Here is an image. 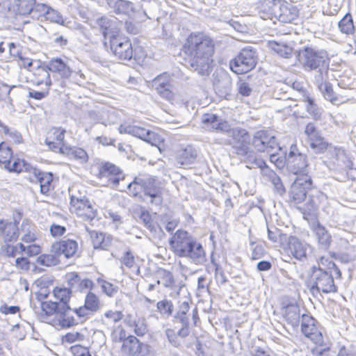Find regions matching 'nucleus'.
Returning a JSON list of instances; mask_svg holds the SVG:
<instances>
[{
  "instance_id": "e433bc0d",
  "label": "nucleus",
  "mask_w": 356,
  "mask_h": 356,
  "mask_svg": "<svg viewBox=\"0 0 356 356\" xmlns=\"http://www.w3.org/2000/svg\"><path fill=\"white\" fill-rule=\"evenodd\" d=\"M156 283L165 288L172 289L175 285V279L171 272L160 268L156 273Z\"/></svg>"
},
{
  "instance_id": "f257e3e1",
  "label": "nucleus",
  "mask_w": 356,
  "mask_h": 356,
  "mask_svg": "<svg viewBox=\"0 0 356 356\" xmlns=\"http://www.w3.org/2000/svg\"><path fill=\"white\" fill-rule=\"evenodd\" d=\"M191 67L202 76H208L212 70L215 42L202 32L191 33L183 46Z\"/></svg>"
},
{
  "instance_id": "412c9836",
  "label": "nucleus",
  "mask_w": 356,
  "mask_h": 356,
  "mask_svg": "<svg viewBox=\"0 0 356 356\" xmlns=\"http://www.w3.org/2000/svg\"><path fill=\"white\" fill-rule=\"evenodd\" d=\"M18 220L15 218L14 222L0 220V236L5 242L16 241L19 237Z\"/></svg>"
},
{
  "instance_id": "4468645a",
  "label": "nucleus",
  "mask_w": 356,
  "mask_h": 356,
  "mask_svg": "<svg viewBox=\"0 0 356 356\" xmlns=\"http://www.w3.org/2000/svg\"><path fill=\"white\" fill-rule=\"evenodd\" d=\"M301 331L307 338L310 339L315 344L322 346L323 337L321 332L316 326V321L312 316L307 314L301 316Z\"/></svg>"
},
{
  "instance_id": "58836bf2",
  "label": "nucleus",
  "mask_w": 356,
  "mask_h": 356,
  "mask_svg": "<svg viewBox=\"0 0 356 356\" xmlns=\"http://www.w3.org/2000/svg\"><path fill=\"white\" fill-rule=\"evenodd\" d=\"M298 15V9L293 6L283 5L280 7V20L283 22H291Z\"/></svg>"
},
{
  "instance_id": "49530a36",
  "label": "nucleus",
  "mask_w": 356,
  "mask_h": 356,
  "mask_svg": "<svg viewBox=\"0 0 356 356\" xmlns=\"http://www.w3.org/2000/svg\"><path fill=\"white\" fill-rule=\"evenodd\" d=\"M84 305L92 313L97 312L101 307L99 298L92 292L89 291L85 297Z\"/></svg>"
},
{
  "instance_id": "473e14b6",
  "label": "nucleus",
  "mask_w": 356,
  "mask_h": 356,
  "mask_svg": "<svg viewBox=\"0 0 356 356\" xmlns=\"http://www.w3.org/2000/svg\"><path fill=\"white\" fill-rule=\"evenodd\" d=\"M35 226L29 219L25 218L22 220L19 234H22V240L26 243L33 242L36 239Z\"/></svg>"
},
{
  "instance_id": "680f3d73",
  "label": "nucleus",
  "mask_w": 356,
  "mask_h": 356,
  "mask_svg": "<svg viewBox=\"0 0 356 356\" xmlns=\"http://www.w3.org/2000/svg\"><path fill=\"white\" fill-rule=\"evenodd\" d=\"M121 264V268L123 266L127 268H131L135 264V257L130 250L126 251L123 256L120 259Z\"/></svg>"
},
{
  "instance_id": "a878e982",
  "label": "nucleus",
  "mask_w": 356,
  "mask_h": 356,
  "mask_svg": "<svg viewBox=\"0 0 356 356\" xmlns=\"http://www.w3.org/2000/svg\"><path fill=\"white\" fill-rule=\"evenodd\" d=\"M33 175L34 179L32 181L39 184L41 193L47 194L51 188L53 174L51 172H41L35 168L33 169Z\"/></svg>"
},
{
  "instance_id": "39448f33",
  "label": "nucleus",
  "mask_w": 356,
  "mask_h": 356,
  "mask_svg": "<svg viewBox=\"0 0 356 356\" xmlns=\"http://www.w3.org/2000/svg\"><path fill=\"white\" fill-rule=\"evenodd\" d=\"M310 290L312 293H334L337 290L334 282V275L331 270L321 267L313 266L309 278Z\"/></svg>"
},
{
  "instance_id": "f704fd0d",
  "label": "nucleus",
  "mask_w": 356,
  "mask_h": 356,
  "mask_svg": "<svg viewBox=\"0 0 356 356\" xmlns=\"http://www.w3.org/2000/svg\"><path fill=\"white\" fill-rule=\"evenodd\" d=\"M139 340L134 336H129L123 341L122 354L123 356H138Z\"/></svg>"
},
{
  "instance_id": "5701e85b",
  "label": "nucleus",
  "mask_w": 356,
  "mask_h": 356,
  "mask_svg": "<svg viewBox=\"0 0 356 356\" xmlns=\"http://www.w3.org/2000/svg\"><path fill=\"white\" fill-rule=\"evenodd\" d=\"M99 175L101 178H108L114 185H118L123 178L122 171L113 163L106 162L99 167Z\"/></svg>"
},
{
  "instance_id": "c03bdc74",
  "label": "nucleus",
  "mask_w": 356,
  "mask_h": 356,
  "mask_svg": "<svg viewBox=\"0 0 356 356\" xmlns=\"http://www.w3.org/2000/svg\"><path fill=\"white\" fill-rule=\"evenodd\" d=\"M120 132L121 134H129L135 137H137L143 140H145V137H147V134L149 131V129H145L144 128L136 127V126H122L120 127Z\"/></svg>"
},
{
  "instance_id": "dca6fc26",
  "label": "nucleus",
  "mask_w": 356,
  "mask_h": 356,
  "mask_svg": "<svg viewBox=\"0 0 356 356\" xmlns=\"http://www.w3.org/2000/svg\"><path fill=\"white\" fill-rule=\"evenodd\" d=\"M213 76V87L218 95L226 97L230 95L232 81L229 75L224 71H220L215 72Z\"/></svg>"
},
{
  "instance_id": "20e7f679",
  "label": "nucleus",
  "mask_w": 356,
  "mask_h": 356,
  "mask_svg": "<svg viewBox=\"0 0 356 356\" xmlns=\"http://www.w3.org/2000/svg\"><path fill=\"white\" fill-rule=\"evenodd\" d=\"M106 20V18L102 17L98 21V24L100 26L104 40H109L110 48L113 54L118 58L122 60H130L132 58L138 60V59L135 54L136 50H134L130 40L126 37L111 33L108 27L104 25Z\"/></svg>"
},
{
  "instance_id": "6ab92c4d",
  "label": "nucleus",
  "mask_w": 356,
  "mask_h": 356,
  "mask_svg": "<svg viewBox=\"0 0 356 356\" xmlns=\"http://www.w3.org/2000/svg\"><path fill=\"white\" fill-rule=\"evenodd\" d=\"M65 130L60 127L51 128L45 139L46 145L52 150L62 153L67 147L63 143Z\"/></svg>"
},
{
  "instance_id": "9b49d317",
  "label": "nucleus",
  "mask_w": 356,
  "mask_h": 356,
  "mask_svg": "<svg viewBox=\"0 0 356 356\" xmlns=\"http://www.w3.org/2000/svg\"><path fill=\"white\" fill-rule=\"evenodd\" d=\"M325 163L330 170L338 172L351 170L354 165L345 150L337 147L330 150V157Z\"/></svg>"
},
{
  "instance_id": "13d9d810",
  "label": "nucleus",
  "mask_w": 356,
  "mask_h": 356,
  "mask_svg": "<svg viewBox=\"0 0 356 356\" xmlns=\"http://www.w3.org/2000/svg\"><path fill=\"white\" fill-rule=\"evenodd\" d=\"M98 283L101 285L102 291L109 297L114 296L118 291V286H115L107 281L98 279Z\"/></svg>"
},
{
  "instance_id": "7ed1b4c3",
  "label": "nucleus",
  "mask_w": 356,
  "mask_h": 356,
  "mask_svg": "<svg viewBox=\"0 0 356 356\" xmlns=\"http://www.w3.org/2000/svg\"><path fill=\"white\" fill-rule=\"evenodd\" d=\"M298 58L305 71L315 72L314 81L321 83L327 76L330 58L325 50L305 47L298 51Z\"/></svg>"
},
{
  "instance_id": "6e6552de",
  "label": "nucleus",
  "mask_w": 356,
  "mask_h": 356,
  "mask_svg": "<svg viewBox=\"0 0 356 356\" xmlns=\"http://www.w3.org/2000/svg\"><path fill=\"white\" fill-rule=\"evenodd\" d=\"M131 186L139 185L143 188L144 193L143 200L147 203L160 206L163 202V197L160 189L154 185L151 179H143L136 177L131 182Z\"/></svg>"
},
{
  "instance_id": "5fc2aeb1",
  "label": "nucleus",
  "mask_w": 356,
  "mask_h": 356,
  "mask_svg": "<svg viewBox=\"0 0 356 356\" xmlns=\"http://www.w3.org/2000/svg\"><path fill=\"white\" fill-rule=\"evenodd\" d=\"M42 310L46 316H56V312L60 309V306L56 302L45 301L42 302Z\"/></svg>"
},
{
  "instance_id": "f03ea898",
  "label": "nucleus",
  "mask_w": 356,
  "mask_h": 356,
  "mask_svg": "<svg viewBox=\"0 0 356 356\" xmlns=\"http://www.w3.org/2000/svg\"><path fill=\"white\" fill-rule=\"evenodd\" d=\"M169 243L175 255L184 257L191 263L202 265L207 261L202 245L187 231L178 229Z\"/></svg>"
},
{
  "instance_id": "e2e57ef3",
  "label": "nucleus",
  "mask_w": 356,
  "mask_h": 356,
  "mask_svg": "<svg viewBox=\"0 0 356 356\" xmlns=\"http://www.w3.org/2000/svg\"><path fill=\"white\" fill-rule=\"evenodd\" d=\"M93 247L95 249H106L107 243L104 241V234L103 233L93 232L91 234Z\"/></svg>"
},
{
  "instance_id": "052dcab7",
  "label": "nucleus",
  "mask_w": 356,
  "mask_h": 356,
  "mask_svg": "<svg viewBox=\"0 0 356 356\" xmlns=\"http://www.w3.org/2000/svg\"><path fill=\"white\" fill-rule=\"evenodd\" d=\"M134 332L138 336H144L148 331L146 321L143 318H138L134 322Z\"/></svg>"
},
{
  "instance_id": "393cba45",
  "label": "nucleus",
  "mask_w": 356,
  "mask_h": 356,
  "mask_svg": "<svg viewBox=\"0 0 356 356\" xmlns=\"http://www.w3.org/2000/svg\"><path fill=\"white\" fill-rule=\"evenodd\" d=\"M327 78V76L323 77L321 83H318L317 81H314L326 100L330 101L334 105L343 104L344 101L342 97H339L334 94L332 85L326 81Z\"/></svg>"
},
{
  "instance_id": "603ef678",
  "label": "nucleus",
  "mask_w": 356,
  "mask_h": 356,
  "mask_svg": "<svg viewBox=\"0 0 356 356\" xmlns=\"http://www.w3.org/2000/svg\"><path fill=\"white\" fill-rule=\"evenodd\" d=\"M90 204L88 199L83 197H76L74 196L71 197L70 204L74 209V212L79 216V212H82L84 208Z\"/></svg>"
},
{
  "instance_id": "ddd939ff",
  "label": "nucleus",
  "mask_w": 356,
  "mask_h": 356,
  "mask_svg": "<svg viewBox=\"0 0 356 356\" xmlns=\"http://www.w3.org/2000/svg\"><path fill=\"white\" fill-rule=\"evenodd\" d=\"M253 147L259 152L270 153L275 149L281 150L277 139L266 130H259L254 133L252 141Z\"/></svg>"
},
{
  "instance_id": "a211bd4d",
  "label": "nucleus",
  "mask_w": 356,
  "mask_h": 356,
  "mask_svg": "<svg viewBox=\"0 0 356 356\" xmlns=\"http://www.w3.org/2000/svg\"><path fill=\"white\" fill-rule=\"evenodd\" d=\"M78 243L73 239H63L54 243L51 246V252L59 257L63 254L66 258H71L76 252Z\"/></svg>"
},
{
  "instance_id": "0e129e2a",
  "label": "nucleus",
  "mask_w": 356,
  "mask_h": 356,
  "mask_svg": "<svg viewBox=\"0 0 356 356\" xmlns=\"http://www.w3.org/2000/svg\"><path fill=\"white\" fill-rule=\"evenodd\" d=\"M3 133L8 136L15 143L19 144L22 143V136L16 129H10L8 127H3Z\"/></svg>"
},
{
  "instance_id": "9d476101",
  "label": "nucleus",
  "mask_w": 356,
  "mask_h": 356,
  "mask_svg": "<svg viewBox=\"0 0 356 356\" xmlns=\"http://www.w3.org/2000/svg\"><path fill=\"white\" fill-rule=\"evenodd\" d=\"M312 187L309 176H299L292 183L289 191V200L294 204L302 202Z\"/></svg>"
},
{
  "instance_id": "2eb2a0df",
  "label": "nucleus",
  "mask_w": 356,
  "mask_h": 356,
  "mask_svg": "<svg viewBox=\"0 0 356 356\" xmlns=\"http://www.w3.org/2000/svg\"><path fill=\"white\" fill-rule=\"evenodd\" d=\"M72 308L69 305L61 304L60 309L52 318V325L57 329L70 328L76 325Z\"/></svg>"
},
{
  "instance_id": "4d7b16f0",
  "label": "nucleus",
  "mask_w": 356,
  "mask_h": 356,
  "mask_svg": "<svg viewBox=\"0 0 356 356\" xmlns=\"http://www.w3.org/2000/svg\"><path fill=\"white\" fill-rule=\"evenodd\" d=\"M270 156V161L275 165L279 169H282L285 165H287V154L284 156H280L277 153H273V151L268 153Z\"/></svg>"
},
{
  "instance_id": "a19ab883",
  "label": "nucleus",
  "mask_w": 356,
  "mask_h": 356,
  "mask_svg": "<svg viewBox=\"0 0 356 356\" xmlns=\"http://www.w3.org/2000/svg\"><path fill=\"white\" fill-rule=\"evenodd\" d=\"M338 27L342 33L353 35L355 32V28L353 24L352 15L350 13H346L339 22Z\"/></svg>"
},
{
  "instance_id": "c85d7f7f",
  "label": "nucleus",
  "mask_w": 356,
  "mask_h": 356,
  "mask_svg": "<svg viewBox=\"0 0 356 356\" xmlns=\"http://www.w3.org/2000/svg\"><path fill=\"white\" fill-rule=\"evenodd\" d=\"M287 251L289 254L298 260H302L307 255L306 246L297 237L293 236L288 239Z\"/></svg>"
},
{
  "instance_id": "f3484780",
  "label": "nucleus",
  "mask_w": 356,
  "mask_h": 356,
  "mask_svg": "<svg viewBox=\"0 0 356 356\" xmlns=\"http://www.w3.org/2000/svg\"><path fill=\"white\" fill-rule=\"evenodd\" d=\"M201 120L204 128L209 131L225 133L229 130L228 122L220 118L216 114L204 113L202 115Z\"/></svg>"
},
{
  "instance_id": "3c124183",
  "label": "nucleus",
  "mask_w": 356,
  "mask_h": 356,
  "mask_svg": "<svg viewBox=\"0 0 356 356\" xmlns=\"http://www.w3.org/2000/svg\"><path fill=\"white\" fill-rule=\"evenodd\" d=\"M71 292L72 291L67 288H56L54 290V296L58 300L56 302L59 306L61 304L69 305Z\"/></svg>"
},
{
  "instance_id": "f8f14e48",
  "label": "nucleus",
  "mask_w": 356,
  "mask_h": 356,
  "mask_svg": "<svg viewBox=\"0 0 356 356\" xmlns=\"http://www.w3.org/2000/svg\"><path fill=\"white\" fill-rule=\"evenodd\" d=\"M5 143H0V154L1 156L3 159L1 162L6 163V166L10 171L20 172L22 171H26L29 172H33V168L31 164L28 163L24 159H15L13 156L12 149L9 147H5Z\"/></svg>"
},
{
  "instance_id": "7c9ffc66",
  "label": "nucleus",
  "mask_w": 356,
  "mask_h": 356,
  "mask_svg": "<svg viewBox=\"0 0 356 356\" xmlns=\"http://www.w3.org/2000/svg\"><path fill=\"white\" fill-rule=\"evenodd\" d=\"M196 157L197 151L191 145H188L177 152L176 161L178 164L182 166H188L195 162Z\"/></svg>"
},
{
  "instance_id": "4c0bfd02",
  "label": "nucleus",
  "mask_w": 356,
  "mask_h": 356,
  "mask_svg": "<svg viewBox=\"0 0 356 356\" xmlns=\"http://www.w3.org/2000/svg\"><path fill=\"white\" fill-rule=\"evenodd\" d=\"M62 154H66L71 158L79 160L81 163L88 161V156L86 152L80 147L67 146L64 148Z\"/></svg>"
},
{
  "instance_id": "8fccbe9b",
  "label": "nucleus",
  "mask_w": 356,
  "mask_h": 356,
  "mask_svg": "<svg viewBox=\"0 0 356 356\" xmlns=\"http://www.w3.org/2000/svg\"><path fill=\"white\" fill-rule=\"evenodd\" d=\"M72 311L77 325L85 322L92 314L84 305L79 307L72 308Z\"/></svg>"
},
{
  "instance_id": "338daca9",
  "label": "nucleus",
  "mask_w": 356,
  "mask_h": 356,
  "mask_svg": "<svg viewBox=\"0 0 356 356\" xmlns=\"http://www.w3.org/2000/svg\"><path fill=\"white\" fill-rule=\"evenodd\" d=\"M162 140H163L161 139V136L159 134H157L150 130H149V131L147 134V137H145V138L144 140V141L151 144L152 146L157 147L159 149V150H161L159 144H160V143L162 142Z\"/></svg>"
},
{
  "instance_id": "69168bd1",
  "label": "nucleus",
  "mask_w": 356,
  "mask_h": 356,
  "mask_svg": "<svg viewBox=\"0 0 356 356\" xmlns=\"http://www.w3.org/2000/svg\"><path fill=\"white\" fill-rule=\"evenodd\" d=\"M96 211L90 203L87 205L82 212H79V216L82 217L83 220L91 221L96 217Z\"/></svg>"
},
{
  "instance_id": "c9c22d12",
  "label": "nucleus",
  "mask_w": 356,
  "mask_h": 356,
  "mask_svg": "<svg viewBox=\"0 0 356 356\" xmlns=\"http://www.w3.org/2000/svg\"><path fill=\"white\" fill-rule=\"evenodd\" d=\"M284 318L293 328L298 327L300 318L299 307L294 305H289L286 308Z\"/></svg>"
},
{
  "instance_id": "1a4fd4ad",
  "label": "nucleus",
  "mask_w": 356,
  "mask_h": 356,
  "mask_svg": "<svg viewBox=\"0 0 356 356\" xmlns=\"http://www.w3.org/2000/svg\"><path fill=\"white\" fill-rule=\"evenodd\" d=\"M225 133L231 138L229 143L237 155L247 154L250 147V137L246 129L240 127L232 129L229 126V130Z\"/></svg>"
},
{
  "instance_id": "de8ad7c7",
  "label": "nucleus",
  "mask_w": 356,
  "mask_h": 356,
  "mask_svg": "<svg viewBox=\"0 0 356 356\" xmlns=\"http://www.w3.org/2000/svg\"><path fill=\"white\" fill-rule=\"evenodd\" d=\"M156 308L161 315L165 318H169L172 314L174 305L171 300L163 299L157 302Z\"/></svg>"
},
{
  "instance_id": "a18cd8bd",
  "label": "nucleus",
  "mask_w": 356,
  "mask_h": 356,
  "mask_svg": "<svg viewBox=\"0 0 356 356\" xmlns=\"http://www.w3.org/2000/svg\"><path fill=\"white\" fill-rule=\"evenodd\" d=\"M36 262L47 267L54 266L60 263L59 255L52 252L51 254H41L37 257Z\"/></svg>"
},
{
  "instance_id": "bb28decb",
  "label": "nucleus",
  "mask_w": 356,
  "mask_h": 356,
  "mask_svg": "<svg viewBox=\"0 0 356 356\" xmlns=\"http://www.w3.org/2000/svg\"><path fill=\"white\" fill-rule=\"evenodd\" d=\"M139 218L154 236L161 238L164 236V232L161 227L154 220L152 216L147 211H141Z\"/></svg>"
},
{
  "instance_id": "ea45409f",
  "label": "nucleus",
  "mask_w": 356,
  "mask_h": 356,
  "mask_svg": "<svg viewBox=\"0 0 356 356\" xmlns=\"http://www.w3.org/2000/svg\"><path fill=\"white\" fill-rule=\"evenodd\" d=\"M310 147L316 152H324L328 146V143L321 136L320 132L308 138Z\"/></svg>"
},
{
  "instance_id": "774afa93",
  "label": "nucleus",
  "mask_w": 356,
  "mask_h": 356,
  "mask_svg": "<svg viewBox=\"0 0 356 356\" xmlns=\"http://www.w3.org/2000/svg\"><path fill=\"white\" fill-rule=\"evenodd\" d=\"M162 140H163L161 139V136L159 134H157L150 130H149V131L147 134V137H145V138L144 140V141L151 144L152 146L157 147L159 149V150H161L159 144H160V143L162 142Z\"/></svg>"
},
{
  "instance_id": "aec40b11",
  "label": "nucleus",
  "mask_w": 356,
  "mask_h": 356,
  "mask_svg": "<svg viewBox=\"0 0 356 356\" xmlns=\"http://www.w3.org/2000/svg\"><path fill=\"white\" fill-rule=\"evenodd\" d=\"M47 67L50 72L57 73L62 79H67L73 73L67 58H53L47 63Z\"/></svg>"
},
{
  "instance_id": "6e6d98bb",
  "label": "nucleus",
  "mask_w": 356,
  "mask_h": 356,
  "mask_svg": "<svg viewBox=\"0 0 356 356\" xmlns=\"http://www.w3.org/2000/svg\"><path fill=\"white\" fill-rule=\"evenodd\" d=\"M49 6L44 3H35L33 6V9L30 13V16L32 19H39L40 17L44 18L46 13L47 12Z\"/></svg>"
},
{
  "instance_id": "09e8293b",
  "label": "nucleus",
  "mask_w": 356,
  "mask_h": 356,
  "mask_svg": "<svg viewBox=\"0 0 356 356\" xmlns=\"http://www.w3.org/2000/svg\"><path fill=\"white\" fill-rule=\"evenodd\" d=\"M35 1V0H17L15 2L17 12L20 15H30Z\"/></svg>"
},
{
  "instance_id": "864d4df0",
  "label": "nucleus",
  "mask_w": 356,
  "mask_h": 356,
  "mask_svg": "<svg viewBox=\"0 0 356 356\" xmlns=\"http://www.w3.org/2000/svg\"><path fill=\"white\" fill-rule=\"evenodd\" d=\"M47 9L48 10L44 17V19L58 24H64L65 20L61 14L58 10L52 8L50 6H48Z\"/></svg>"
},
{
  "instance_id": "b1692460",
  "label": "nucleus",
  "mask_w": 356,
  "mask_h": 356,
  "mask_svg": "<svg viewBox=\"0 0 356 356\" xmlns=\"http://www.w3.org/2000/svg\"><path fill=\"white\" fill-rule=\"evenodd\" d=\"M243 157V161L246 163V167L249 169L260 168L264 173L268 168L265 161L258 156L250 147L248 148L247 154H239Z\"/></svg>"
},
{
  "instance_id": "79ce46f5",
  "label": "nucleus",
  "mask_w": 356,
  "mask_h": 356,
  "mask_svg": "<svg viewBox=\"0 0 356 356\" xmlns=\"http://www.w3.org/2000/svg\"><path fill=\"white\" fill-rule=\"evenodd\" d=\"M264 175L268 177L269 181L274 186L275 192L280 195L285 193V188L282 182L280 177L271 169L268 168Z\"/></svg>"
},
{
  "instance_id": "72a5a7b5",
  "label": "nucleus",
  "mask_w": 356,
  "mask_h": 356,
  "mask_svg": "<svg viewBox=\"0 0 356 356\" xmlns=\"http://www.w3.org/2000/svg\"><path fill=\"white\" fill-rule=\"evenodd\" d=\"M268 47L280 57L284 58L292 57L293 48L284 42L270 40L268 42Z\"/></svg>"
},
{
  "instance_id": "37998d69",
  "label": "nucleus",
  "mask_w": 356,
  "mask_h": 356,
  "mask_svg": "<svg viewBox=\"0 0 356 356\" xmlns=\"http://www.w3.org/2000/svg\"><path fill=\"white\" fill-rule=\"evenodd\" d=\"M304 101L306 103V109L308 113L314 120H319L322 115V108L315 103L312 97L307 95L304 96Z\"/></svg>"
},
{
  "instance_id": "4be33fe9",
  "label": "nucleus",
  "mask_w": 356,
  "mask_h": 356,
  "mask_svg": "<svg viewBox=\"0 0 356 356\" xmlns=\"http://www.w3.org/2000/svg\"><path fill=\"white\" fill-rule=\"evenodd\" d=\"M170 76L167 73H163L157 76L152 81V87L158 93L166 99H170L172 94L170 90Z\"/></svg>"
},
{
  "instance_id": "423d86ee",
  "label": "nucleus",
  "mask_w": 356,
  "mask_h": 356,
  "mask_svg": "<svg viewBox=\"0 0 356 356\" xmlns=\"http://www.w3.org/2000/svg\"><path fill=\"white\" fill-rule=\"evenodd\" d=\"M257 63V54L250 46L243 48L238 55L229 61L230 70L236 74H242L253 70Z\"/></svg>"
},
{
  "instance_id": "bf43d9fd",
  "label": "nucleus",
  "mask_w": 356,
  "mask_h": 356,
  "mask_svg": "<svg viewBox=\"0 0 356 356\" xmlns=\"http://www.w3.org/2000/svg\"><path fill=\"white\" fill-rule=\"evenodd\" d=\"M66 280L71 291H76L79 288V284L81 280V277L79 273L72 272L66 275Z\"/></svg>"
},
{
  "instance_id": "c756f323",
  "label": "nucleus",
  "mask_w": 356,
  "mask_h": 356,
  "mask_svg": "<svg viewBox=\"0 0 356 356\" xmlns=\"http://www.w3.org/2000/svg\"><path fill=\"white\" fill-rule=\"evenodd\" d=\"M36 66L35 67L34 75L35 76L36 85L44 84L47 88H49L52 82L51 80L49 70L47 67V64H41L40 61H35Z\"/></svg>"
},
{
  "instance_id": "cd10ccee",
  "label": "nucleus",
  "mask_w": 356,
  "mask_h": 356,
  "mask_svg": "<svg viewBox=\"0 0 356 356\" xmlns=\"http://www.w3.org/2000/svg\"><path fill=\"white\" fill-rule=\"evenodd\" d=\"M108 5L113 9L115 14L132 17L135 14V8L131 1L125 0H108Z\"/></svg>"
},
{
  "instance_id": "0eeeda50",
  "label": "nucleus",
  "mask_w": 356,
  "mask_h": 356,
  "mask_svg": "<svg viewBox=\"0 0 356 356\" xmlns=\"http://www.w3.org/2000/svg\"><path fill=\"white\" fill-rule=\"evenodd\" d=\"M286 167L294 175L309 176L310 168L307 156L299 152L296 145H291L290 150L287 154Z\"/></svg>"
},
{
  "instance_id": "2f4dec72",
  "label": "nucleus",
  "mask_w": 356,
  "mask_h": 356,
  "mask_svg": "<svg viewBox=\"0 0 356 356\" xmlns=\"http://www.w3.org/2000/svg\"><path fill=\"white\" fill-rule=\"evenodd\" d=\"M313 230L321 248L327 250L331 243V236L327 230L318 222L313 224Z\"/></svg>"
}]
</instances>
